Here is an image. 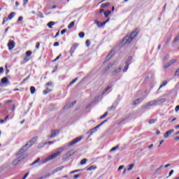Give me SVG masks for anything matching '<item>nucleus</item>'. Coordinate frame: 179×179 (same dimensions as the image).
Here are the masks:
<instances>
[{"mask_svg": "<svg viewBox=\"0 0 179 179\" xmlns=\"http://www.w3.org/2000/svg\"><path fill=\"white\" fill-rule=\"evenodd\" d=\"M15 15H16V13H11L8 16V18L9 19V20H12V19H13V17H15Z\"/></svg>", "mask_w": 179, "mask_h": 179, "instance_id": "21", "label": "nucleus"}, {"mask_svg": "<svg viewBox=\"0 0 179 179\" xmlns=\"http://www.w3.org/2000/svg\"><path fill=\"white\" fill-rule=\"evenodd\" d=\"M54 24H55V22L51 21L48 23V27H49V29H52V26H54Z\"/></svg>", "mask_w": 179, "mask_h": 179, "instance_id": "22", "label": "nucleus"}, {"mask_svg": "<svg viewBox=\"0 0 179 179\" xmlns=\"http://www.w3.org/2000/svg\"><path fill=\"white\" fill-rule=\"evenodd\" d=\"M38 138V136L34 137L31 141H29L27 144H25L18 152L17 154V156H19L20 155H23L29 148H31L34 143L37 141V139Z\"/></svg>", "mask_w": 179, "mask_h": 179, "instance_id": "1", "label": "nucleus"}, {"mask_svg": "<svg viewBox=\"0 0 179 179\" xmlns=\"http://www.w3.org/2000/svg\"><path fill=\"white\" fill-rule=\"evenodd\" d=\"M174 132V129H170L169 131H166L164 135V139H167V138H169V136H170Z\"/></svg>", "mask_w": 179, "mask_h": 179, "instance_id": "9", "label": "nucleus"}, {"mask_svg": "<svg viewBox=\"0 0 179 179\" xmlns=\"http://www.w3.org/2000/svg\"><path fill=\"white\" fill-rule=\"evenodd\" d=\"M162 169H163V166H161L159 169H157L156 172L159 173V171H160V170H162Z\"/></svg>", "mask_w": 179, "mask_h": 179, "instance_id": "53", "label": "nucleus"}, {"mask_svg": "<svg viewBox=\"0 0 179 179\" xmlns=\"http://www.w3.org/2000/svg\"><path fill=\"white\" fill-rule=\"evenodd\" d=\"M174 141H176V142L179 141V136H176L174 137Z\"/></svg>", "mask_w": 179, "mask_h": 179, "instance_id": "56", "label": "nucleus"}, {"mask_svg": "<svg viewBox=\"0 0 179 179\" xmlns=\"http://www.w3.org/2000/svg\"><path fill=\"white\" fill-rule=\"evenodd\" d=\"M152 148H153V144L148 145V149H152Z\"/></svg>", "mask_w": 179, "mask_h": 179, "instance_id": "61", "label": "nucleus"}, {"mask_svg": "<svg viewBox=\"0 0 179 179\" xmlns=\"http://www.w3.org/2000/svg\"><path fill=\"white\" fill-rule=\"evenodd\" d=\"M51 92V90L49 88H46L45 90L43 91V94H48Z\"/></svg>", "mask_w": 179, "mask_h": 179, "instance_id": "31", "label": "nucleus"}, {"mask_svg": "<svg viewBox=\"0 0 179 179\" xmlns=\"http://www.w3.org/2000/svg\"><path fill=\"white\" fill-rule=\"evenodd\" d=\"M79 37H80V38H83V37H85V32L79 33Z\"/></svg>", "mask_w": 179, "mask_h": 179, "instance_id": "41", "label": "nucleus"}, {"mask_svg": "<svg viewBox=\"0 0 179 179\" xmlns=\"http://www.w3.org/2000/svg\"><path fill=\"white\" fill-rule=\"evenodd\" d=\"M23 159H24V157H20V158L15 159L13 162V166H17V164H19V163H20V161L23 160Z\"/></svg>", "mask_w": 179, "mask_h": 179, "instance_id": "12", "label": "nucleus"}, {"mask_svg": "<svg viewBox=\"0 0 179 179\" xmlns=\"http://www.w3.org/2000/svg\"><path fill=\"white\" fill-rule=\"evenodd\" d=\"M164 143V140H162V141L159 142V145H158V148H160V146H162V145H163Z\"/></svg>", "mask_w": 179, "mask_h": 179, "instance_id": "48", "label": "nucleus"}, {"mask_svg": "<svg viewBox=\"0 0 179 179\" xmlns=\"http://www.w3.org/2000/svg\"><path fill=\"white\" fill-rule=\"evenodd\" d=\"M175 76H179V68L175 72Z\"/></svg>", "mask_w": 179, "mask_h": 179, "instance_id": "46", "label": "nucleus"}, {"mask_svg": "<svg viewBox=\"0 0 179 179\" xmlns=\"http://www.w3.org/2000/svg\"><path fill=\"white\" fill-rule=\"evenodd\" d=\"M107 121V120H105L103 122H102L101 124H99V125H97L96 127H95L93 129H97V128H100V127H101V125H103V124H104Z\"/></svg>", "mask_w": 179, "mask_h": 179, "instance_id": "29", "label": "nucleus"}, {"mask_svg": "<svg viewBox=\"0 0 179 179\" xmlns=\"http://www.w3.org/2000/svg\"><path fill=\"white\" fill-rule=\"evenodd\" d=\"M59 58H61V55H59V56H57V57H56V59L52 61V62H55L58 61V59H59Z\"/></svg>", "mask_w": 179, "mask_h": 179, "instance_id": "45", "label": "nucleus"}, {"mask_svg": "<svg viewBox=\"0 0 179 179\" xmlns=\"http://www.w3.org/2000/svg\"><path fill=\"white\" fill-rule=\"evenodd\" d=\"M122 68L119 67L117 69H115L111 73V76H117V73H120L121 72Z\"/></svg>", "mask_w": 179, "mask_h": 179, "instance_id": "11", "label": "nucleus"}, {"mask_svg": "<svg viewBox=\"0 0 179 179\" xmlns=\"http://www.w3.org/2000/svg\"><path fill=\"white\" fill-rule=\"evenodd\" d=\"M167 83H169V81L167 80H164L162 82V85H161L158 89V90H161L162 87H164V86H166V85H167Z\"/></svg>", "mask_w": 179, "mask_h": 179, "instance_id": "18", "label": "nucleus"}, {"mask_svg": "<svg viewBox=\"0 0 179 179\" xmlns=\"http://www.w3.org/2000/svg\"><path fill=\"white\" fill-rule=\"evenodd\" d=\"M134 167H135V164H129V168L127 169V171H131V170H132V169H134Z\"/></svg>", "mask_w": 179, "mask_h": 179, "instance_id": "27", "label": "nucleus"}, {"mask_svg": "<svg viewBox=\"0 0 179 179\" xmlns=\"http://www.w3.org/2000/svg\"><path fill=\"white\" fill-rule=\"evenodd\" d=\"M8 50H13L15 48V41H9L8 43Z\"/></svg>", "mask_w": 179, "mask_h": 179, "instance_id": "10", "label": "nucleus"}, {"mask_svg": "<svg viewBox=\"0 0 179 179\" xmlns=\"http://www.w3.org/2000/svg\"><path fill=\"white\" fill-rule=\"evenodd\" d=\"M1 83H0V87L2 86L3 85H5V83H8V82H9V80H8V78L4 77L1 79Z\"/></svg>", "mask_w": 179, "mask_h": 179, "instance_id": "15", "label": "nucleus"}, {"mask_svg": "<svg viewBox=\"0 0 179 179\" xmlns=\"http://www.w3.org/2000/svg\"><path fill=\"white\" fill-rule=\"evenodd\" d=\"M75 26V22H71L69 25H68V29H72Z\"/></svg>", "mask_w": 179, "mask_h": 179, "instance_id": "30", "label": "nucleus"}, {"mask_svg": "<svg viewBox=\"0 0 179 179\" xmlns=\"http://www.w3.org/2000/svg\"><path fill=\"white\" fill-rule=\"evenodd\" d=\"M129 61H132V57H129L126 62H129Z\"/></svg>", "mask_w": 179, "mask_h": 179, "instance_id": "57", "label": "nucleus"}, {"mask_svg": "<svg viewBox=\"0 0 179 179\" xmlns=\"http://www.w3.org/2000/svg\"><path fill=\"white\" fill-rule=\"evenodd\" d=\"M3 72V67H0V73H2Z\"/></svg>", "mask_w": 179, "mask_h": 179, "instance_id": "62", "label": "nucleus"}, {"mask_svg": "<svg viewBox=\"0 0 179 179\" xmlns=\"http://www.w3.org/2000/svg\"><path fill=\"white\" fill-rule=\"evenodd\" d=\"M8 20H9V18H8V17H4V18L3 19L2 24H5V23H6V22H8Z\"/></svg>", "mask_w": 179, "mask_h": 179, "instance_id": "39", "label": "nucleus"}, {"mask_svg": "<svg viewBox=\"0 0 179 179\" xmlns=\"http://www.w3.org/2000/svg\"><path fill=\"white\" fill-rule=\"evenodd\" d=\"M157 103H159L157 101V100L151 101L148 102V103H146V105L143 107V108H146V107H149V106H151L152 107H153L155 106H157Z\"/></svg>", "mask_w": 179, "mask_h": 179, "instance_id": "4", "label": "nucleus"}, {"mask_svg": "<svg viewBox=\"0 0 179 179\" xmlns=\"http://www.w3.org/2000/svg\"><path fill=\"white\" fill-rule=\"evenodd\" d=\"M62 169H64V166L58 167V168L56 169V171H61V170H62Z\"/></svg>", "mask_w": 179, "mask_h": 179, "instance_id": "50", "label": "nucleus"}, {"mask_svg": "<svg viewBox=\"0 0 179 179\" xmlns=\"http://www.w3.org/2000/svg\"><path fill=\"white\" fill-rule=\"evenodd\" d=\"M122 169H124V166H120L117 170L120 171V170H122Z\"/></svg>", "mask_w": 179, "mask_h": 179, "instance_id": "59", "label": "nucleus"}, {"mask_svg": "<svg viewBox=\"0 0 179 179\" xmlns=\"http://www.w3.org/2000/svg\"><path fill=\"white\" fill-rule=\"evenodd\" d=\"M114 65H115V63H109L108 64V66L104 69L103 70V73H106V72H108V71H110L111 69V68H113V66H114Z\"/></svg>", "mask_w": 179, "mask_h": 179, "instance_id": "6", "label": "nucleus"}, {"mask_svg": "<svg viewBox=\"0 0 179 179\" xmlns=\"http://www.w3.org/2000/svg\"><path fill=\"white\" fill-rule=\"evenodd\" d=\"M108 113V112H106L103 115H101L100 117V120H104V118H106V117H107Z\"/></svg>", "mask_w": 179, "mask_h": 179, "instance_id": "32", "label": "nucleus"}, {"mask_svg": "<svg viewBox=\"0 0 179 179\" xmlns=\"http://www.w3.org/2000/svg\"><path fill=\"white\" fill-rule=\"evenodd\" d=\"M38 162H40V158L37 159L36 161H34L31 166H34V164L38 163Z\"/></svg>", "mask_w": 179, "mask_h": 179, "instance_id": "40", "label": "nucleus"}, {"mask_svg": "<svg viewBox=\"0 0 179 179\" xmlns=\"http://www.w3.org/2000/svg\"><path fill=\"white\" fill-rule=\"evenodd\" d=\"M31 54H33V52H31L30 50H28L26 52V57H30Z\"/></svg>", "mask_w": 179, "mask_h": 179, "instance_id": "35", "label": "nucleus"}, {"mask_svg": "<svg viewBox=\"0 0 179 179\" xmlns=\"http://www.w3.org/2000/svg\"><path fill=\"white\" fill-rule=\"evenodd\" d=\"M36 50H38V48H40V43H36Z\"/></svg>", "mask_w": 179, "mask_h": 179, "instance_id": "49", "label": "nucleus"}, {"mask_svg": "<svg viewBox=\"0 0 179 179\" xmlns=\"http://www.w3.org/2000/svg\"><path fill=\"white\" fill-rule=\"evenodd\" d=\"M65 33H66V29H62V30L61 31V34H65Z\"/></svg>", "mask_w": 179, "mask_h": 179, "instance_id": "51", "label": "nucleus"}, {"mask_svg": "<svg viewBox=\"0 0 179 179\" xmlns=\"http://www.w3.org/2000/svg\"><path fill=\"white\" fill-rule=\"evenodd\" d=\"M113 87V86L111 85H108L102 92V94H106V93H107V92H108V90H110V89H111Z\"/></svg>", "mask_w": 179, "mask_h": 179, "instance_id": "16", "label": "nucleus"}, {"mask_svg": "<svg viewBox=\"0 0 179 179\" xmlns=\"http://www.w3.org/2000/svg\"><path fill=\"white\" fill-rule=\"evenodd\" d=\"M108 22H110V17H108L105 22H101V27H103V26H104L106 23H108Z\"/></svg>", "mask_w": 179, "mask_h": 179, "instance_id": "28", "label": "nucleus"}, {"mask_svg": "<svg viewBox=\"0 0 179 179\" xmlns=\"http://www.w3.org/2000/svg\"><path fill=\"white\" fill-rule=\"evenodd\" d=\"M18 22H22V20H23V17L20 16L18 17Z\"/></svg>", "mask_w": 179, "mask_h": 179, "instance_id": "54", "label": "nucleus"}, {"mask_svg": "<svg viewBox=\"0 0 179 179\" xmlns=\"http://www.w3.org/2000/svg\"><path fill=\"white\" fill-rule=\"evenodd\" d=\"M30 92L31 94H34V93H36V87H34V86H31L30 87Z\"/></svg>", "mask_w": 179, "mask_h": 179, "instance_id": "26", "label": "nucleus"}, {"mask_svg": "<svg viewBox=\"0 0 179 179\" xmlns=\"http://www.w3.org/2000/svg\"><path fill=\"white\" fill-rule=\"evenodd\" d=\"M103 12H104V9L101 8V9L99 10V13H103Z\"/></svg>", "mask_w": 179, "mask_h": 179, "instance_id": "63", "label": "nucleus"}, {"mask_svg": "<svg viewBox=\"0 0 179 179\" xmlns=\"http://www.w3.org/2000/svg\"><path fill=\"white\" fill-rule=\"evenodd\" d=\"M59 151L49 155L47 158L45 159V162H50V160H54V159H56V157H58V156H60V155L62 154V148H59Z\"/></svg>", "mask_w": 179, "mask_h": 179, "instance_id": "2", "label": "nucleus"}, {"mask_svg": "<svg viewBox=\"0 0 179 179\" xmlns=\"http://www.w3.org/2000/svg\"><path fill=\"white\" fill-rule=\"evenodd\" d=\"M113 55H114V51H111L110 54H108L106 57L107 59H110V58L113 57Z\"/></svg>", "mask_w": 179, "mask_h": 179, "instance_id": "24", "label": "nucleus"}, {"mask_svg": "<svg viewBox=\"0 0 179 179\" xmlns=\"http://www.w3.org/2000/svg\"><path fill=\"white\" fill-rule=\"evenodd\" d=\"M54 47H58V45H59V43L58 42H55L54 44H53Z\"/></svg>", "mask_w": 179, "mask_h": 179, "instance_id": "52", "label": "nucleus"}, {"mask_svg": "<svg viewBox=\"0 0 179 179\" xmlns=\"http://www.w3.org/2000/svg\"><path fill=\"white\" fill-rule=\"evenodd\" d=\"M179 110V106H177L176 108H175V111H178Z\"/></svg>", "mask_w": 179, "mask_h": 179, "instance_id": "60", "label": "nucleus"}, {"mask_svg": "<svg viewBox=\"0 0 179 179\" xmlns=\"http://www.w3.org/2000/svg\"><path fill=\"white\" fill-rule=\"evenodd\" d=\"M138 33H139V29L137 28L131 33L130 34L131 38L134 40V37H136Z\"/></svg>", "mask_w": 179, "mask_h": 179, "instance_id": "8", "label": "nucleus"}, {"mask_svg": "<svg viewBox=\"0 0 179 179\" xmlns=\"http://www.w3.org/2000/svg\"><path fill=\"white\" fill-rule=\"evenodd\" d=\"M173 173H174V170H171L169 172V176L168 177H166V178H169V177H171V176H173Z\"/></svg>", "mask_w": 179, "mask_h": 179, "instance_id": "44", "label": "nucleus"}, {"mask_svg": "<svg viewBox=\"0 0 179 179\" xmlns=\"http://www.w3.org/2000/svg\"><path fill=\"white\" fill-rule=\"evenodd\" d=\"M80 177V174H77V175H75L74 176H73V178L74 179H77V178H79Z\"/></svg>", "mask_w": 179, "mask_h": 179, "instance_id": "47", "label": "nucleus"}, {"mask_svg": "<svg viewBox=\"0 0 179 179\" xmlns=\"http://www.w3.org/2000/svg\"><path fill=\"white\" fill-rule=\"evenodd\" d=\"M125 64H126V66L123 69V72H127V71H128V69L129 68V64H128V62H125Z\"/></svg>", "mask_w": 179, "mask_h": 179, "instance_id": "23", "label": "nucleus"}, {"mask_svg": "<svg viewBox=\"0 0 179 179\" xmlns=\"http://www.w3.org/2000/svg\"><path fill=\"white\" fill-rule=\"evenodd\" d=\"M76 50V45H73L71 48V52H75V50Z\"/></svg>", "mask_w": 179, "mask_h": 179, "instance_id": "38", "label": "nucleus"}, {"mask_svg": "<svg viewBox=\"0 0 179 179\" xmlns=\"http://www.w3.org/2000/svg\"><path fill=\"white\" fill-rule=\"evenodd\" d=\"M132 40L134 39L130 36H127L123 39V43H124V44H131Z\"/></svg>", "mask_w": 179, "mask_h": 179, "instance_id": "7", "label": "nucleus"}, {"mask_svg": "<svg viewBox=\"0 0 179 179\" xmlns=\"http://www.w3.org/2000/svg\"><path fill=\"white\" fill-rule=\"evenodd\" d=\"M156 121H157V119H151L149 120V124H155V122H156Z\"/></svg>", "mask_w": 179, "mask_h": 179, "instance_id": "33", "label": "nucleus"}, {"mask_svg": "<svg viewBox=\"0 0 179 179\" xmlns=\"http://www.w3.org/2000/svg\"><path fill=\"white\" fill-rule=\"evenodd\" d=\"M103 15H104L105 17H108L110 16V15H111V11L106 10L103 13Z\"/></svg>", "mask_w": 179, "mask_h": 179, "instance_id": "20", "label": "nucleus"}, {"mask_svg": "<svg viewBox=\"0 0 179 179\" xmlns=\"http://www.w3.org/2000/svg\"><path fill=\"white\" fill-rule=\"evenodd\" d=\"M51 135H50V138H55V136H57V135H58L59 134V130H52L50 131Z\"/></svg>", "mask_w": 179, "mask_h": 179, "instance_id": "13", "label": "nucleus"}, {"mask_svg": "<svg viewBox=\"0 0 179 179\" xmlns=\"http://www.w3.org/2000/svg\"><path fill=\"white\" fill-rule=\"evenodd\" d=\"M176 62H177V59H173L170 60V62L166 65L164 66V68L165 69H167V68H170V66H171V65H173V64H176Z\"/></svg>", "mask_w": 179, "mask_h": 179, "instance_id": "5", "label": "nucleus"}, {"mask_svg": "<svg viewBox=\"0 0 179 179\" xmlns=\"http://www.w3.org/2000/svg\"><path fill=\"white\" fill-rule=\"evenodd\" d=\"M141 101H143V99H137L133 102V106H138V104H141Z\"/></svg>", "mask_w": 179, "mask_h": 179, "instance_id": "14", "label": "nucleus"}, {"mask_svg": "<svg viewBox=\"0 0 179 179\" xmlns=\"http://www.w3.org/2000/svg\"><path fill=\"white\" fill-rule=\"evenodd\" d=\"M84 136H80L79 137L76 138L74 140H73L71 142L69 143V146H73V145H76V143H78V142H80L82 139H83Z\"/></svg>", "mask_w": 179, "mask_h": 179, "instance_id": "3", "label": "nucleus"}, {"mask_svg": "<svg viewBox=\"0 0 179 179\" xmlns=\"http://www.w3.org/2000/svg\"><path fill=\"white\" fill-rule=\"evenodd\" d=\"M118 148H120L119 145H116L115 147H113V148H111L110 152H114V150H117Z\"/></svg>", "mask_w": 179, "mask_h": 179, "instance_id": "37", "label": "nucleus"}, {"mask_svg": "<svg viewBox=\"0 0 179 179\" xmlns=\"http://www.w3.org/2000/svg\"><path fill=\"white\" fill-rule=\"evenodd\" d=\"M179 41V34L174 38L173 43H177Z\"/></svg>", "mask_w": 179, "mask_h": 179, "instance_id": "42", "label": "nucleus"}, {"mask_svg": "<svg viewBox=\"0 0 179 179\" xmlns=\"http://www.w3.org/2000/svg\"><path fill=\"white\" fill-rule=\"evenodd\" d=\"M78 81V78H76L74 80H73L68 85V87H69L70 86H72V85H73V83H76Z\"/></svg>", "mask_w": 179, "mask_h": 179, "instance_id": "25", "label": "nucleus"}, {"mask_svg": "<svg viewBox=\"0 0 179 179\" xmlns=\"http://www.w3.org/2000/svg\"><path fill=\"white\" fill-rule=\"evenodd\" d=\"M87 162V159L85 158V159H83L81 160L80 164H81V165L86 164V162Z\"/></svg>", "mask_w": 179, "mask_h": 179, "instance_id": "34", "label": "nucleus"}, {"mask_svg": "<svg viewBox=\"0 0 179 179\" xmlns=\"http://www.w3.org/2000/svg\"><path fill=\"white\" fill-rule=\"evenodd\" d=\"M52 85V82H48V83H46V86H51Z\"/></svg>", "mask_w": 179, "mask_h": 179, "instance_id": "55", "label": "nucleus"}, {"mask_svg": "<svg viewBox=\"0 0 179 179\" xmlns=\"http://www.w3.org/2000/svg\"><path fill=\"white\" fill-rule=\"evenodd\" d=\"M97 169V166H91L89 168L87 169V171H92V170Z\"/></svg>", "mask_w": 179, "mask_h": 179, "instance_id": "17", "label": "nucleus"}, {"mask_svg": "<svg viewBox=\"0 0 179 179\" xmlns=\"http://www.w3.org/2000/svg\"><path fill=\"white\" fill-rule=\"evenodd\" d=\"M24 1V5H27L29 3V0H23Z\"/></svg>", "mask_w": 179, "mask_h": 179, "instance_id": "58", "label": "nucleus"}, {"mask_svg": "<svg viewBox=\"0 0 179 179\" xmlns=\"http://www.w3.org/2000/svg\"><path fill=\"white\" fill-rule=\"evenodd\" d=\"M94 22L98 26V27H101V22H100V21L95 20Z\"/></svg>", "mask_w": 179, "mask_h": 179, "instance_id": "36", "label": "nucleus"}, {"mask_svg": "<svg viewBox=\"0 0 179 179\" xmlns=\"http://www.w3.org/2000/svg\"><path fill=\"white\" fill-rule=\"evenodd\" d=\"M108 6H110V3L109 2H106V3H102L101 5V8H108Z\"/></svg>", "mask_w": 179, "mask_h": 179, "instance_id": "19", "label": "nucleus"}, {"mask_svg": "<svg viewBox=\"0 0 179 179\" xmlns=\"http://www.w3.org/2000/svg\"><path fill=\"white\" fill-rule=\"evenodd\" d=\"M9 103H12V100H8L6 101V104H9Z\"/></svg>", "mask_w": 179, "mask_h": 179, "instance_id": "64", "label": "nucleus"}, {"mask_svg": "<svg viewBox=\"0 0 179 179\" xmlns=\"http://www.w3.org/2000/svg\"><path fill=\"white\" fill-rule=\"evenodd\" d=\"M85 45H87V47H90V41L87 40L85 42Z\"/></svg>", "mask_w": 179, "mask_h": 179, "instance_id": "43", "label": "nucleus"}]
</instances>
